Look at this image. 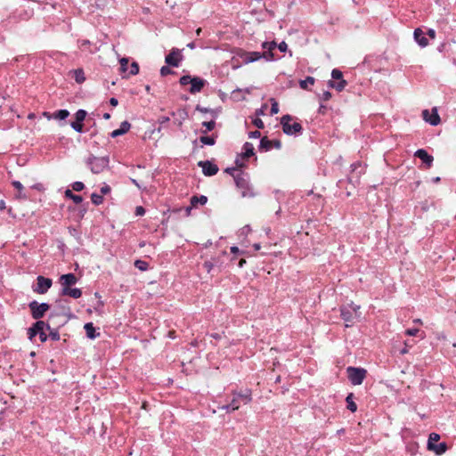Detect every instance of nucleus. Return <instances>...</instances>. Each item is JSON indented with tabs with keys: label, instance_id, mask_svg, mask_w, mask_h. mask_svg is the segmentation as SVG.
<instances>
[{
	"label": "nucleus",
	"instance_id": "nucleus-1",
	"mask_svg": "<svg viewBox=\"0 0 456 456\" xmlns=\"http://www.w3.org/2000/svg\"><path fill=\"white\" fill-rule=\"evenodd\" d=\"M233 179L243 198H252L255 196L251 185L249 184V176L247 173L239 172L233 175Z\"/></svg>",
	"mask_w": 456,
	"mask_h": 456
},
{
	"label": "nucleus",
	"instance_id": "nucleus-2",
	"mask_svg": "<svg viewBox=\"0 0 456 456\" xmlns=\"http://www.w3.org/2000/svg\"><path fill=\"white\" fill-rule=\"evenodd\" d=\"M232 406L239 410L241 405H247L252 401V391L249 388L243 390H232L231 393Z\"/></svg>",
	"mask_w": 456,
	"mask_h": 456
},
{
	"label": "nucleus",
	"instance_id": "nucleus-3",
	"mask_svg": "<svg viewBox=\"0 0 456 456\" xmlns=\"http://www.w3.org/2000/svg\"><path fill=\"white\" fill-rule=\"evenodd\" d=\"M360 306L351 303L347 305H343L340 308V316L346 322V327L352 326L355 320L360 316L359 314Z\"/></svg>",
	"mask_w": 456,
	"mask_h": 456
},
{
	"label": "nucleus",
	"instance_id": "nucleus-4",
	"mask_svg": "<svg viewBox=\"0 0 456 456\" xmlns=\"http://www.w3.org/2000/svg\"><path fill=\"white\" fill-rule=\"evenodd\" d=\"M293 118H294L289 114H286L281 117V125L282 126V131L284 134L288 135L301 134L303 132V127L301 124L298 122H294L293 124H290Z\"/></svg>",
	"mask_w": 456,
	"mask_h": 456
},
{
	"label": "nucleus",
	"instance_id": "nucleus-5",
	"mask_svg": "<svg viewBox=\"0 0 456 456\" xmlns=\"http://www.w3.org/2000/svg\"><path fill=\"white\" fill-rule=\"evenodd\" d=\"M110 159L105 157L90 156L86 159V164L94 174H100L109 167Z\"/></svg>",
	"mask_w": 456,
	"mask_h": 456
},
{
	"label": "nucleus",
	"instance_id": "nucleus-6",
	"mask_svg": "<svg viewBox=\"0 0 456 456\" xmlns=\"http://www.w3.org/2000/svg\"><path fill=\"white\" fill-rule=\"evenodd\" d=\"M347 378L352 385H361L366 378L367 370L360 367L349 366L346 368Z\"/></svg>",
	"mask_w": 456,
	"mask_h": 456
},
{
	"label": "nucleus",
	"instance_id": "nucleus-7",
	"mask_svg": "<svg viewBox=\"0 0 456 456\" xmlns=\"http://www.w3.org/2000/svg\"><path fill=\"white\" fill-rule=\"evenodd\" d=\"M28 308L32 318L40 321V319L49 310L50 305L47 303H38L37 301L33 300L28 304Z\"/></svg>",
	"mask_w": 456,
	"mask_h": 456
},
{
	"label": "nucleus",
	"instance_id": "nucleus-8",
	"mask_svg": "<svg viewBox=\"0 0 456 456\" xmlns=\"http://www.w3.org/2000/svg\"><path fill=\"white\" fill-rule=\"evenodd\" d=\"M53 285L50 278L39 275L37 277V282L32 286V289L37 294H45Z\"/></svg>",
	"mask_w": 456,
	"mask_h": 456
},
{
	"label": "nucleus",
	"instance_id": "nucleus-9",
	"mask_svg": "<svg viewBox=\"0 0 456 456\" xmlns=\"http://www.w3.org/2000/svg\"><path fill=\"white\" fill-rule=\"evenodd\" d=\"M183 56L181 50L173 48L170 53L166 56L165 61L168 66L179 67Z\"/></svg>",
	"mask_w": 456,
	"mask_h": 456
},
{
	"label": "nucleus",
	"instance_id": "nucleus-10",
	"mask_svg": "<svg viewBox=\"0 0 456 456\" xmlns=\"http://www.w3.org/2000/svg\"><path fill=\"white\" fill-rule=\"evenodd\" d=\"M422 118L427 123L430 124L433 126L439 125L441 122V118L438 115V110L436 107H434L431 110V112L428 110H424L422 111Z\"/></svg>",
	"mask_w": 456,
	"mask_h": 456
},
{
	"label": "nucleus",
	"instance_id": "nucleus-11",
	"mask_svg": "<svg viewBox=\"0 0 456 456\" xmlns=\"http://www.w3.org/2000/svg\"><path fill=\"white\" fill-rule=\"evenodd\" d=\"M87 112L85 110H78L75 113V121L70 123V126L77 133L83 132V121L85 120Z\"/></svg>",
	"mask_w": 456,
	"mask_h": 456
},
{
	"label": "nucleus",
	"instance_id": "nucleus-12",
	"mask_svg": "<svg viewBox=\"0 0 456 456\" xmlns=\"http://www.w3.org/2000/svg\"><path fill=\"white\" fill-rule=\"evenodd\" d=\"M198 166L202 168V173L206 176H212L217 174L218 167L209 160L200 161Z\"/></svg>",
	"mask_w": 456,
	"mask_h": 456
},
{
	"label": "nucleus",
	"instance_id": "nucleus-13",
	"mask_svg": "<svg viewBox=\"0 0 456 456\" xmlns=\"http://www.w3.org/2000/svg\"><path fill=\"white\" fill-rule=\"evenodd\" d=\"M43 328L50 330V325L43 321H37L30 328L28 329V337L32 340Z\"/></svg>",
	"mask_w": 456,
	"mask_h": 456
},
{
	"label": "nucleus",
	"instance_id": "nucleus-14",
	"mask_svg": "<svg viewBox=\"0 0 456 456\" xmlns=\"http://www.w3.org/2000/svg\"><path fill=\"white\" fill-rule=\"evenodd\" d=\"M208 84V81L200 77H193L191 82V87L189 89V92L191 94H195L197 93L201 92L203 87Z\"/></svg>",
	"mask_w": 456,
	"mask_h": 456
},
{
	"label": "nucleus",
	"instance_id": "nucleus-15",
	"mask_svg": "<svg viewBox=\"0 0 456 456\" xmlns=\"http://www.w3.org/2000/svg\"><path fill=\"white\" fill-rule=\"evenodd\" d=\"M277 44L274 41L272 42H264L262 44L263 49L265 51L263 53L264 58L267 61L273 60V51L276 48Z\"/></svg>",
	"mask_w": 456,
	"mask_h": 456
},
{
	"label": "nucleus",
	"instance_id": "nucleus-16",
	"mask_svg": "<svg viewBox=\"0 0 456 456\" xmlns=\"http://www.w3.org/2000/svg\"><path fill=\"white\" fill-rule=\"evenodd\" d=\"M77 281V279L76 275L72 273L62 274L60 277V282L61 285V288H69L74 284H76Z\"/></svg>",
	"mask_w": 456,
	"mask_h": 456
},
{
	"label": "nucleus",
	"instance_id": "nucleus-17",
	"mask_svg": "<svg viewBox=\"0 0 456 456\" xmlns=\"http://www.w3.org/2000/svg\"><path fill=\"white\" fill-rule=\"evenodd\" d=\"M415 157L419 158L427 165L428 167H430L433 164L434 158L424 149H419L415 152Z\"/></svg>",
	"mask_w": 456,
	"mask_h": 456
},
{
	"label": "nucleus",
	"instance_id": "nucleus-18",
	"mask_svg": "<svg viewBox=\"0 0 456 456\" xmlns=\"http://www.w3.org/2000/svg\"><path fill=\"white\" fill-rule=\"evenodd\" d=\"M241 58L243 60V62L248 64V63L260 60L261 58H264V55H263V53H261L259 52H248V53H244L241 55Z\"/></svg>",
	"mask_w": 456,
	"mask_h": 456
},
{
	"label": "nucleus",
	"instance_id": "nucleus-19",
	"mask_svg": "<svg viewBox=\"0 0 456 456\" xmlns=\"http://www.w3.org/2000/svg\"><path fill=\"white\" fill-rule=\"evenodd\" d=\"M414 39L420 47H426L428 45V40L425 37V33L421 28H418L413 33Z\"/></svg>",
	"mask_w": 456,
	"mask_h": 456
},
{
	"label": "nucleus",
	"instance_id": "nucleus-20",
	"mask_svg": "<svg viewBox=\"0 0 456 456\" xmlns=\"http://www.w3.org/2000/svg\"><path fill=\"white\" fill-rule=\"evenodd\" d=\"M61 296H69L72 298L77 299L82 296V290L78 288H73V289H71L70 287L61 288Z\"/></svg>",
	"mask_w": 456,
	"mask_h": 456
},
{
	"label": "nucleus",
	"instance_id": "nucleus-21",
	"mask_svg": "<svg viewBox=\"0 0 456 456\" xmlns=\"http://www.w3.org/2000/svg\"><path fill=\"white\" fill-rule=\"evenodd\" d=\"M130 128H131V124L128 121L125 120L120 124V126L118 129H116L110 133V137L116 138L118 136L123 135L126 133H127Z\"/></svg>",
	"mask_w": 456,
	"mask_h": 456
},
{
	"label": "nucleus",
	"instance_id": "nucleus-22",
	"mask_svg": "<svg viewBox=\"0 0 456 456\" xmlns=\"http://www.w3.org/2000/svg\"><path fill=\"white\" fill-rule=\"evenodd\" d=\"M428 449L434 452L436 455H442L447 451L448 447L446 443L442 442L439 444H428Z\"/></svg>",
	"mask_w": 456,
	"mask_h": 456
},
{
	"label": "nucleus",
	"instance_id": "nucleus-23",
	"mask_svg": "<svg viewBox=\"0 0 456 456\" xmlns=\"http://www.w3.org/2000/svg\"><path fill=\"white\" fill-rule=\"evenodd\" d=\"M12 184L18 191V193L16 194L17 199H19V200H28V195L23 192L24 187L20 182L12 181Z\"/></svg>",
	"mask_w": 456,
	"mask_h": 456
},
{
	"label": "nucleus",
	"instance_id": "nucleus-24",
	"mask_svg": "<svg viewBox=\"0 0 456 456\" xmlns=\"http://www.w3.org/2000/svg\"><path fill=\"white\" fill-rule=\"evenodd\" d=\"M84 329L86 330L87 338H89L90 339H94L100 336V333L96 332L95 328L92 322L86 323Z\"/></svg>",
	"mask_w": 456,
	"mask_h": 456
},
{
	"label": "nucleus",
	"instance_id": "nucleus-25",
	"mask_svg": "<svg viewBox=\"0 0 456 456\" xmlns=\"http://www.w3.org/2000/svg\"><path fill=\"white\" fill-rule=\"evenodd\" d=\"M254 150H255L254 145L251 142H245L243 144L244 151L242 152L241 157L243 159H248V158L252 157L255 154Z\"/></svg>",
	"mask_w": 456,
	"mask_h": 456
},
{
	"label": "nucleus",
	"instance_id": "nucleus-26",
	"mask_svg": "<svg viewBox=\"0 0 456 456\" xmlns=\"http://www.w3.org/2000/svg\"><path fill=\"white\" fill-rule=\"evenodd\" d=\"M273 148V142L269 140L267 137H263L260 140L259 151H268Z\"/></svg>",
	"mask_w": 456,
	"mask_h": 456
},
{
	"label": "nucleus",
	"instance_id": "nucleus-27",
	"mask_svg": "<svg viewBox=\"0 0 456 456\" xmlns=\"http://www.w3.org/2000/svg\"><path fill=\"white\" fill-rule=\"evenodd\" d=\"M346 81L344 80V79H341L338 80V82H334L333 80H330L328 82V85L330 87H332V88H335L338 92H341L342 90H344V88L346 87Z\"/></svg>",
	"mask_w": 456,
	"mask_h": 456
},
{
	"label": "nucleus",
	"instance_id": "nucleus-28",
	"mask_svg": "<svg viewBox=\"0 0 456 456\" xmlns=\"http://www.w3.org/2000/svg\"><path fill=\"white\" fill-rule=\"evenodd\" d=\"M346 402L347 403V409L351 411V412H355L357 411V405L356 403H354V394L353 393H350L346 398Z\"/></svg>",
	"mask_w": 456,
	"mask_h": 456
},
{
	"label": "nucleus",
	"instance_id": "nucleus-29",
	"mask_svg": "<svg viewBox=\"0 0 456 456\" xmlns=\"http://www.w3.org/2000/svg\"><path fill=\"white\" fill-rule=\"evenodd\" d=\"M65 197L72 200L76 204H80L83 201L82 196L74 194L69 189L65 191Z\"/></svg>",
	"mask_w": 456,
	"mask_h": 456
},
{
	"label": "nucleus",
	"instance_id": "nucleus-30",
	"mask_svg": "<svg viewBox=\"0 0 456 456\" xmlns=\"http://www.w3.org/2000/svg\"><path fill=\"white\" fill-rule=\"evenodd\" d=\"M314 77H306L305 79L299 81V86L302 89L307 90L309 86H313L314 84Z\"/></svg>",
	"mask_w": 456,
	"mask_h": 456
},
{
	"label": "nucleus",
	"instance_id": "nucleus-31",
	"mask_svg": "<svg viewBox=\"0 0 456 456\" xmlns=\"http://www.w3.org/2000/svg\"><path fill=\"white\" fill-rule=\"evenodd\" d=\"M208 201V198L204 195L200 196H192L191 198V204L195 207L198 203L200 205H205Z\"/></svg>",
	"mask_w": 456,
	"mask_h": 456
},
{
	"label": "nucleus",
	"instance_id": "nucleus-32",
	"mask_svg": "<svg viewBox=\"0 0 456 456\" xmlns=\"http://www.w3.org/2000/svg\"><path fill=\"white\" fill-rule=\"evenodd\" d=\"M53 118L58 120H64L69 116L68 110H59L53 113Z\"/></svg>",
	"mask_w": 456,
	"mask_h": 456
},
{
	"label": "nucleus",
	"instance_id": "nucleus-33",
	"mask_svg": "<svg viewBox=\"0 0 456 456\" xmlns=\"http://www.w3.org/2000/svg\"><path fill=\"white\" fill-rule=\"evenodd\" d=\"M74 78L77 83L81 84L86 80L85 73L82 69H77L74 70Z\"/></svg>",
	"mask_w": 456,
	"mask_h": 456
},
{
	"label": "nucleus",
	"instance_id": "nucleus-34",
	"mask_svg": "<svg viewBox=\"0 0 456 456\" xmlns=\"http://www.w3.org/2000/svg\"><path fill=\"white\" fill-rule=\"evenodd\" d=\"M200 141L204 145L212 146L216 143V136H200Z\"/></svg>",
	"mask_w": 456,
	"mask_h": 456
},
{
	"label": "nucleus",
	"instance_id": "nucleus-35",
	"mask_svg": "<svg viewBox=\"0 0 456 456\" xmlns=\"http://www.w3.org/2000/svg\"><path fill=\"white\" fill-rule=\"evenodd\" d=\"M91 200H92V202L95 206H99V205H101L103 202L102 195V194H98L96 192L92 193Z\"/></svg>",
	"mask_w": 456,
	"mask_h": 456
},
{
	"label": "nucleus",
	"instance_id": "nucleus-36",
	"mask_svg": "<svg viewBox=\"0 0 456 456\" xmlns=\"http://www.w3.org/2000/svg\"><path fill=\"white\" fill-rule=\"evenodd\" d=\"M202 126L206 129L202 131L203 134L208 133V131H212L216 126V122L214 120L211 121H204L202 122Z\"/></svg>",
	"mask_w": 456,
	"mask_h": 456
},
{
	"label": "nucleus",
	"instance_id": "nucleus-37",
	"mask_svg": "<svg viewBox=\"0 0 456 456\" xmlns=\"http://www.w3.org/2000/svg\"><path fill=\"white\" fill-rule=\"evenodd\" d=\"M134 266L140 271H146L148 270L149 264L143 260H135Z\"/></svg>",
	"mask_w": 456,
	"mask_h": 456
},
{
	"label": "nucleus",
	"instance_id": "nucleus-38",
	"mask_svg": "<svg viewBox=\"0 0 456 456\" xmlns=\"http://www.w3.org/2000/svg\"><path fill=\"white\" fill-rule=\"evenodd\" d=\"M271 102V115L277 114L279 112V105L274 98L270 99Z\"/></svg>",
	"mask_w": 456,
	"mask_h": 456
},
{
	"label": "nucleus",
	"instance_id": "nucleus-39",
	"mask_svg": "<svg viewBox=\"0 0 456 456\" xmlns=\"http://www.w3.org/2000/svg\"><path fill=\"white\" fill-rule=\"evenodd\" d=\"M192 77H193L190 75L182 76L179 79V83L181 84V86H187L189 84L191 85Z\"/></svg>",
	"mask_w": 456,
	"mask_h": 456
},
{
	"label": "nucleus",
	"instance_id": "nucleus-40",
	"mask_svg": "<svg viewBox=\"0 0 456 456\" xmlns=\"http://www.w3.org/2000/svg\"><path fill=\"white\" fill-rule=\"evenodd\" d=\"M331 77L334 80H340L341 81V79H343V74H342V72L339 69H334L331 71Z\"/></svg>",
	"mask_w": 456,
	"mask_h": 456
},
{
	"label": "nucleus",
	"instance_id": "nucleus-41",
	"mask_svg": "<svg viewBox=\"0 0 456 456\" xmlns=\"http://www.w3.org/2000/svg\"><path fill=\"white\" fill-rule=\"evenodd\" d=\"M220 408L222 410H224L228 413L237 411L236 408L234 406H232L231 401H229L226 404L222 405Z\"/></svg>",
	"mask_w": 456,
	"mask_h": 456
},
{
	"label": "nucleus",
	"instance_id": "nucleus-42",
	"mask_svg": "<svg viewBox=\"0 0 456 456\" xmlns=\"http://www.w3.org/2000/svg\"><path fill=\"white\" fill-rule=\"evenodd\" d=\"M139 72V65L137 62L134 61L130 65L129 68V75H136Z\"/></svg>",
	"mask_w": 456,
	"mask_h": 456
},
{
	"label": "nucleus",
	"instance_id": "nucleus-43",
	"mask_svg": "<svg viewBox=\"0 0 456 456\" xmlns=\"http://www.w3.org/2000/svg\"><path fill=\"white\" fill-rule=\"evenodd\" d=\"M50 331L49 333V338L53 340V341H58L60 339V334H59V331L57 330H52L50 328V330H48Z\"/></svg>",
	"mask_w": 456,
	"mask_h": 456
},
{
	"label": "nucleus",
	"instance_id": "nucleus-44",
	"mask_svg": "<svg viewBox=\"0 0 456 456\" xmlns=\"http://www.w3.org/2000/svg\"><path fill=\"white\" fill-rule=\"evenodd\" d=\"M440 439V436L437 433H431L429 435L428 444H436V442H438Z\"/></svg>",
	"mask_w": 456,
	"mask_h": 456
},
{
	"label": "nucleus",
	"instance_id": "nucleus-45",
	"mask_svg": "<svg viewBox=\"0 0 456 456\" xmlns=\"http://www.w3.org/2000/svg\"><path fill=\"white\" fill-rule=\"evenodd\" d=\"M173 73H174V71L168 66H163L160 69V75L162 77H166V76H167L169 74H173Z\"/></svg>",
	"mask_w": 456,
	"mask_h": 456
},
{
	"label": "nucleus",
	"instance_id": "nucleus-46",
	"mask_svg": "<svg viewBox=\"0 0 456 456\" xmlns=\"http://www.w3.org/2000/svg\"><path fill=\"white\" fill-rule=\"evenodd\" d=\"M71 186H72V189L76 191H80L85 188L84 183L82 182H78V181L74 182Z\"/></svg>",
	"mask_w": 456,
	"mask_h": 456
},
{
	"label": "nucleus",
	"instance_id": "nucleus-47",
	"mask_svg": "<svg viewBox=\"0 0 456 456\" xmlns=\"http://www.w3.org/2000/svg\"><path fill=\"white\" fill-rule=\"evenodd\" d=\"M128 60L126 58H122L120 60V70L122 72H126L128 69Z\"/></svg>",
	"mask_w": 456,
	"mask_h": 456
},
{
	"label": "nucleus",
	"instance_id": "nucleus-48",
	"mask_svg": "<svg viewBox=\"0 0 456 456\" xmlns=\"http://www.w3.org/2000/svg\"><path fill=\"white\" fill-rule=\"evenodd\" d=\"M203 267L208 273H210L214 268V263L210 260L205 261L203 264Z\"/></svg>",
	"mask_w": 456,
	"mask_h": 456
},
{
	"label": "nucleus",
	"instance_id": "nucleus-49",
	"mask_svg": "<svg viewBox=\"0 0 456 456\" xmlns=\"http://www.w3.org/2000/svg\"><path fill=\"white\" fill-rule=\"evenodd\" d=\"M45 330H47L46 328H43L42 330L37 333L41 342H45L47 340L48 336L46 335Z\"/></svg>",
	"mask_w": 456,
	"mask_h": 456
},
{
	"label": "nucleus",
	"instance_id": "nucleus-50",
	"mask_svg": "<svg viewBox=\"0 0 456 456\" xmlns=\"http://www.w3.org/2000/svg\"><path fill=\"white\" fill-rule=\"evenodd\" d=\"M331 98V93L329 91H324L322 94L320 96V99L323 102H327Z\"/></svg>",
	"mask_w": 456,
	"mask_h": 456
},
{
	"label": "nucleus",
	"instance_id": "nucleus-51",
	"mask_svg": "<svg viewBox=\"0 0 456 456\" xmlns=\"http://www.w3.org/2000/svg\"><path fill=\"white\" fill-rule=\"evenodd\" d=\"M253 124L259 129H262L264 128V122L261 118H256L254 120H253Z\"/></svg>",
	"mask_w": 456,
	"mask_h": 456
},
{
	"label": "nucleus",
	"instance_id": "nucleus-52",
	"mask_svg": "<svg viewBox=\"0 0 456 456\" xmlns=\"http://www.w3.org/2000/svg\"><path fill=\"white\" fill-rule=\"evenodd\" d=\"M278 49L281 52V53H285L287 50H288V45L282 41L281 42L279 45H277Z\"/></svg>",
	"mask_w": 456,
	"mask_h": 456
},
{
	"label": "nucleus",
	"instance_id": "nucleus-53",
	"mask_svg": "<svg viewBox=\"0 0 456 456\" xmlns=\"http://www.w3.org/2000/svg\"><path fill=\"white\" fill-rule=\"evenodd\" d=\"M225 172L227 174H230L233 177V175H236L237 173L241 172V171L238 170L237 167H227L225 169Z\"/></svg>",
	"mask_w": 456,
	"mask_h": 456
},
{
	"label": "nucleus",
	"instance_id": "nucleus-54",
	"mask_svg": "<svg viewBox=\"0 0 456 456\" xmlns=\"http://www.w3.org/2000/svg\"><path fill=\"white\" fill-rule=\"evenodd\" d=\"M419 329H408L405 330V334L408 336H416L419 333Z\"/></svg>",
	"mask_w": 456,
	"mask_h": 456
},
{
	"label": "nucleus",
	"instance_id": "nucleus-55",
	"mask_svg": "<svg viewBox=\"0 0 456 456\" xmlns=\"http://www.w3.org/2000/svg\"><path fill=\"white\" fill-rule=\"evenodd\" d=\"M261 136V133L258 130L251 131L248 133L249 138H259Z\"/></svg>",
	"mask_w": 456,
	"mask_h": 456
},
{
	"label": "nucleus",
	"instance_id": "nucleus-56",
	"mask_svg": "<svg viewBox=\"0 0 456 456\" xmlns=\"http://www.w3.org/2000/svg\"><path fill=\"white\" fill-rule=\"evenodd\" d=\"M145 214V209L142 206L136 207L135 215L136 216H143Z\"/></svg>",
	"mask_w": 456,
	"mask_h": 456
},
{
	"label": "nucleus",
	"instance_id": "nucleus-57",
	"mask_svg": "<svg viewBox=\"0 0 456 456\" xmlns=\"http://www.w3.org/2000/svg\"><path fill=\"white\" fill-rule=\"evenodd\" d=\"M169 120L170 119L168 117L162 116L159 118V123L160 124V126H164L165 124L168 123Z\"/></svg>",
	"mask_w": 456,
	"mask_h": 456
},
{
	"label": "nucleus",
	"instance_id": "nucleus-58",
	"mask_svg": "<svg viewBox=\"0 0 456 456\" xmlns=\"http://www.w3.org/2000/svg\"><path fill=\"white\" fill-rule=\"evenodd\" d=\"M32 189L34 190H37V191H42L45 190V187L42 183H35L31 186Z\"/></svg>",
	"mask_w": 456,
	"mask_h": 456
},
{
	"label": "nucleus",
	"instance_id": "nucleus-59",
	"mask_svg": "<svg viewBox=\"0 0 456 456\" xmlns=\"http://www.w3.org/2000/svg\"><path fill=\"white\" fill-rule=\"evenodd\" d=\"M110 191V187L107 184H105L104 186H102L101 188V193L102 194H108L109 192Z\"/></svg>",
	"mask_w": 456,
	"mask_h": 456
},
{
	"label": "nucleus",
	"instance_id": "nucleus-60",
	"mask_svg": "<svg viewBox=\"0 0 456 456\" xmlns=\"http://www.w3.org/2000/svg\"><path fill=\"white\" fill-rule=\"evenodd\" d=\"M196 110L200 111V112H202V113H207V112H209L210 110L208 109V108H205V107H202L200 105H197L196 106Z\"/></svg>",
	"mask_w": 456,
	"mask_h": 456
},
{
	"label": "nucleus",
	"instance_id": "nucleus-61",
	"mask_svg": "<svg viewBox=\"0 0 456 456\" xmlns=\"http://www.w3.org/2000/svg\"><path fill=\"white\" fill-rule=\"evenodd\" d=\"M272 142H273V147H274L276 149L281 148V142L280 140H272Z\"/></svg>",
	"mask_w": 456,
	"mask_h": 456
},
{
	"label": "nucleus",
	"instance_id": "nucleus-62",
	"mask_svg": "<svg viewBox=\"0 0 456 456\" xmlns=\"http://www.w3.org/2000/svg\"><path fill=\"white\" fill-rule=\"evenodd\" d=\"M427 35L431 38L434 39L436 37V31L433 28H429L427 32Z\"/></svg>",
	"mask_w": 456,
	"mask_h": 456
},
{
	"label": "nucleus",
	"instance_id": "nucleus-63",
	"mask_svg": "<svg viewBox=\"0 0 456 456\" xmlns=\"http://www.w3.org/2000/svg\"><path fill=\"white\" fill-rule=\"evenodd\" d=\"M358 167H361L360 162H354L351 165L352 171H355Z\"/></svg>",
	"mask_w": 456,
	"mask_h": 456
},
{
	"label": "nucleus",
	"instance_id": "nucleus-64",
	"mask_svg": "<svg viewBox=\"0 0 456 456\" xmlns=\"http://www.w3.org/2000/svg\"><path fill=\"white\" fill-rule=\"evenodd\" d=\"M110 104L111 106H114V107H115V106H117V105L118 104V99H116V98H114V97L110 98Z\"/></svg>",
	"mask_w": 456,
	"mask_h": 456
}]
</instances>
